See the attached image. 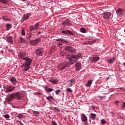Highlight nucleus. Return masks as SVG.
<instances>
[{"instance_id":"51","label":"nucleus","mask_w":125,"mask_h":125,"mask_svg":"<svg viewBox=\"0 0 125 125\" xmlns=\"http://www.w3.org/2000/svg\"><path fill=\"white\" fill-rule=\"evenodd\" d=\"M31 36H29L28 37H27V39H29V38H31Z\"/></svg>"},{"instance_id":"2","label":"nucleus","mask_w":125,"mask_h":125,"mask_svg":"<svg viewBox=\"0 0 125 125\" xmlns=\"http://www.w3.org/2000/svg\"><path fill=\"white\" fill-rule=\"evenodd\" d=\"M22 94L20 92H17L10 94L7 97L8 102H11L14 99L21 100L22 99Z\"/></svg>"},{"instance_id":"15","label":"nucleus","mask_w":125,"mask_h":125,"mask_svg":"<svg viewBox=\"0 0 125 125\" xmlns=\"http://www.w3.org/2000/svg\"><path fill=\"white\" fill-rule=\"evenodd\" d=\"M125 11V10L122 9V8H119L116 10V13L118 16H121V15H123L124 14V12Z\"/></svg>"},{"instance_id":"28","label":"nucleus","mask_w":125,"mask_h":125,"mask_svg":"<svg viewBox=\"0 0 125 125\" xmlns=\"http://www.w3.org/2000/svg\"><path fill=\"white\" fill-rule=\"evenodd\" d=\"M0 2L2 3H4L5 4H7L8 3V0H0Z\"/></svg>"},{"instance_id":"9","label":"nucleus","mask_w":125,"mask_h":125,"mask_svg":"<svg viewBox=\"0 0 125 125\" xmlns=\"http://www.w3.org/2000/svg\"><path fill=\"white\" fill-rule=\"evenodd\" d=\"M75 82H76V80L74 79V78H73L72 79H71L69 81H68L67 82V86H70V87L72 86Z\"/></svg>"},{"instance_id":"32","label":"nucleus","mask_w":125,"mask_h":125,"mask_svg":"<svg viewBox=\"0 0 125 125\" xmlns=\"http://www.w3.org/2000/svg\"><path fill=\"white\" fill-rule=\"evenodd\" d=\"M54 111L56 112V113H57V112H60V109H59L58 107H54Z\"/></svg>"},{"instance_id":"30","label":"nucleus","mask_w":125,"mask_h":125,"mask_svg":"<svg viewBox=\"0 0 125 125\" xmlns=\"http://www.w3.org/2000/svg\"><path fill=\"white\" fill-rule=\"evenodd\" d=\"M93 80H89L88 81L87 83L86 84V86H90V84L92 83V82Z\"/></svg>"},{"instance_id":"21","label":"nucleus","mask_w":125,"mask_h":125,"mask_svg":"<svg viewBox=\"0 0 125 125\" xmlns=\"http://www.w3.org/2000/svg\"><path fill=\"white\" fill-rule=\"evenodd\" d=\"M100 59V58H99V57L95 56L92 58V62H95V61H98Z\"/></svg>"},{"instance_id":"17","label":"nucleus","mask_w":125,"mask_h":125,"mask_svg":"<svg viewBox=\"0 0 125 125\" xmlns=\"http://www.w3.org/2000/svg\"><path fill=\"white\" fill-rule=\"evenodd\" d=\"M25 56H26L25 52H21L19 53V57L20 59H23L24 60V58H25Z\"/></svg>"},{"instance_id":"45","label":"nucleus","mask_w":125,"mask_h":125,"mask_svg":"<svg viewBox=\"0 0 125 125\" xmlns=\"http://www.w3.org/2000/svg\"><path fill=\"white\" fill-rule=\"evenodd\" d=\"M118 103H120V101H116L115 102V104H116V105H118Z\"/></svg>"},{"instance_id":"4","label":"nucleus","mask_w":125,"mask_h":125,"mask_svg":"<svg viewBox=\"0 0 125 125\" xmlns=\"http://www.w3.org/2000/svg\"><path fill=\"white\" fill-rule=\"evenodd\" d=\"M35 54L38 56H42L43 54V49L42 48H38L35 50Z\"/></svg>"},{"instance_id":"11","label":"nucleus","mask_w":125,"mask_h":125,"mask_svg":"<svg viewBox=\"0 0 125 125\" xmlns=\"http://www.w3.org/2000/svg\"><path fill=\"white\" fill-rule=\"evenodd\" d=\"M57 42H61L60 43H59V45L60 46V47H61V48H62V46H61V45H62V42L65 43V42H67V41H66L64 39H62L61 38H60L59 39H57L56 40Z\"/></svg>"},{"instance_id":"18","label":"nucleus","mask_w":125,"mask_h":125,"mask_svg":"<svg viewBox=\"0 0 125 125\" xmlns=\"http://www.w3.org/2000/svg\"><path fill=\"white\" fill-rule=\"evenodd\" d=\"M31 16V13H28L25 15H24L23 16V18L22 19V22H24V21H25V20H27V19H28L29 18V17Z\"/></svg>"},{"instance_id":"16","label":"nucleus","mask_w":125,"mask_h":125,"mask_svg":"<svg viewBox=\"0 0 125 125\" xmlns=\"http://www.w3.org/2000/svg\"><path fill=\"white\" fill-rule=\"evenodd\" d=\"M10 81L14 85H15L17 83V80L13 76L10 78Z\"/></svg>"},{"instance_id":"48","label":"nucleus","mask_w":125,"mask_h":125,"mask_svg":"<svg viewBox=\"0 0 125 125\" xmlns=\"http://www.w3.org/2000/svg\"><path fill=\"white\" fill-rule=\"evenodd\" d=\"M21 68H23V67H24V69H25V64H23L22 65H21Z\"/></svg>"},{"instance_id":"50","label":"nucleus","mask_w":125,"mask_h":125,"mask_svg":"<svg viewBox=\"0 0 125 125\" xmlns=\"http://www.w3.org/2000/svg\"><path fill=\"white\" fill-rule=\"evenodd\" d=\"M41 32H38V35H41Z\"/></svg>"},{"instance_id":"42","label":"nucleus","mask_w":125,"mask_h":125,"mask_svg":"<svg viewBox=\"0 0 125 125\" xmlns=\"http://www.w3.org/2000/svg\"><path fill=\"white\" fill-rule=\"evenodd\" d=\"M60 91H61V90H57L55 91L56 94H59V93H60Z\"/></svg>"},{"instance_id":"55","label":"nucleus","mask_w":125,"mask_h":125,"mask_svg":"<svg viewBox=\"0 0 125 125\" xmlns=\"http://www.w3.org/2000/svg\"><path fill=\"white\" fill-rule=\"evenodd\" d=\"M29 5H31L32 6V4H29Z\"/></svg>"},{"instance_id":"6","label":"nucleus","mask_w":125,"mask_h":125,"mask_svg":"<svg viewBox=\"0 0 125 125\" xmlns=\"http://www.w3.org/2000/svg\"><path fill=\"white\" fill-rule=\"evenodd\" d=\"M40 42H41V38H38L37 39L35 40H32L30 42V44L33 46L39 44Z\"/></svg>"},{"instance_id":"38","label":"nucleus","mask_w":125,"mask_h":125,"mask_svg":"<svg viewBox=\"0 0 125 125\" xmlns=\"http://www.w3.org/2000/svg\"><path fill=\"white\" fill-rule=\"evenodd\" d=\"M66 90L68 92H73V90L70 88H67Z\"/></svg>"},{"instance_id":"29","label":"nucleus","mask_w":125,"mask_h":125,"mask_svg":"<svg viewBox=\"0 0 125 125\" xmlns=\"http://www.w3.org/2000/svg\"><path fill=\"white\" fill-rule=\"evenodd\" d=\"M49 82H50V83H53L54 84H56V83H57V80H49Z\"/></svg>"},{"instance_id":"54","label":"nucleus","mask_w":125,"mask_h":125,"mask_svg":"<svg viewBox=\"0 0 125 125\" xmlns=\"http://www.w3.org/2000/svg\"><path fill=\"white\" fill-rule=\"evenodd\" d=\"M22 1H25L26 0H22Z\"/></svg>"},{"instance_id":"52","label":"nucleus","mask_w":125,"mask_h":125,"mask_svg":"<svg viewBox=\"0 0 125 125\" xmlns=\"http://www.w3.org/2000/svg\"><path fill=\"white\" fill-rule=\"evenodd\" d=\"M20 39H21V41L22 39H23L22 37H20Z\"/></svg>"},{"instance_id":"23","label":"nucleus","mask_w":125,"mask_h":125,"mask_svg":"<svg viewBox=\"0 0 125 125\" xmlns=\"http://www.w3.org/2000/svg\"><path fill=\"white\" fill-rule=\"evenodd\" d=\"M46 99L48 100V101H50L51 102H52L53 100H54V98H53V97L51 96L47 97Z\"/></svg>"},{"instance_id":"37","label":"nucleus","mask_w":125,"mask_h":125,"mask_svg":"<svg viewBox=\"0 0 125 125\" xmlns=\"http://www.w3.org/2000/svg\"><path fill=\"white\" fill-rule=\"evenodd\" d=\"M80 31L81 32H82V33H85V32H86L85 29L83 28H81L80 29Z\"/></svg>"},{"instance_id":"34","label":"nucleus","mask_w":125,"mask_h":125,"mask_svg":"<svg viewBox=\"0 0 125 125\" xmlns=\"http://www.w3.org/2000/svg\"><path fill=\"white\" fill-rule=\"evenodd\" d=\"M23 117H24V115L21 114H19L18 115V118L19 119H23Z\"/></svg>"},{"instance_id":"46","label":"nucleus","mask_w":125,"mask_h":125,"mask_svg":"<svg viewBox=\"0 0 125 125\" xmlns=\"http://www.w3.org/2000/svg\"><path fill=\"white\" fill-rule=\"evenodd\" d=\"M36 94H37V95H41V93L40 92H37L36 93Z\"/></svg>"},{"instance_id":"13","label":"nucleus","mask_w":125,"mask_h":125,"mask_svg":"<svg viewBox=\"0 0 125 125\" xmlns=\"http://www.w3.org/2000/svg\"><path fill=\"white\" fill-rule=\"evenodd\" d=\"M62 26H68L70 27L71 26V21L69 20H66L62 22Z\"/></svg>"},{"instance_id":"5","label":"nucleus","mask_w":125,"mask_h":125,"mask_svg":"<svg viewBox=\"0 0 125 125\" xmlns=\"http://www.w3.org/2000/svg\"><path fill=\"white\" fill-rule=\"evenodd\" d=\"M64 50H65V51H68V52H71V53H76V49L71 47V46H67L65 47Z\"/></svg>"},{"instance_id":"7","label":"nucleus","mask_w":125,"mask_h":125,"mask_svg":"<svg viewBox=\"0 0 125 125\" xmlns=\"http://www.w3.org/2000/svg\"><path fill=\"white\" fill-rule=\"evenodd\" d=\"M112 16V13L110 12L104 13L103 14V16L104 19L106 20H109Z\"/></svg>"},{"instance_id":"10","label":"nucleus","mask_w":125,"mask_h":125,"mask_svg":"<svg viewBox=\"0 0 125 125\" xmlns=\"http://www.w3.org/2000/svg\"><path fill=\"white\" fill-rule=\"evenodd\" d=\"M81 118L82 120V122L83 123H86L87 122V117L84 114L82 113L81 114Z\"/></svg>"},{"instance_id":"25","label":"nucleus","mask_w":125,"mask_h":125,"mask_svg":"<svg viewBox=\"0 0 125 125\" xmlns=\"http://www.w3.org/2000/svg\"><path fill=\"white\" fill-rule=\"evenodd\" d=\"M39 27H40V23L37 22L34 25V29H35V30H38L39 29Z\"/></svg>"},{"instance_id":"41","label":"nucleus","mask_w":125,"mask_h":125,"mask_svg":"<svg viewBox=\"0 0 125 125\" xmlns=\"http://www.w3.org/2000/svg\"><path fill=\"white\" fill-rule=\"evenodd\" d=\"M4 118L5 119H9V118H10V116H9V115L8 114H6L4 115Z\"/></svg>"},{"instance_id":"24","label":"nucleus","mask_w":125,"mask_h":125,"mask_svg":"<svg viewBox=\"0 0 125 125\" xmlns=\"http://www.w3.org/2000/svg\"><path fill=\"white\" fill-rule=\"evenodd\" d=\"M6 27L7 31L10 30V29H11V24L10 23L6 24Z\"/></svg>"},{"instance_id":"56","label":"nucleus","mask_w":125,"mask_h":125,"mask_svg":"<svg viewBox=\"0 0 125 125\" xmlns=\"http://www.w3.org/2000/svg\"><path fill=\"white\" fill-rule=\"evenodd\" d=\"M3 19L4 20H5L4 19V17L3 18Z\"/></svg>"},{"instance_id":"47","label":"nucleus","mask_w":125,"mask_h":125,"mask_svg":"<svg viewBox=\"0 0 125 125\" xmlns=\"http://www.w3.org/2000/svg\"><path fill=\"white\" fill-rule=\"evenodd\" d=\"M95 41H93L91 43H89L90 44H92V43H94V42H95Z\"/></svg>"},{"instance_id":"39","label":"nucleus","mask_w":125,"mask_h":125,"mask_svg":"<svg viewBox=\"0 0 125 125\" xmlns=\"http://www.w3.org/2000/svg\"><path fill=\"white\" fill-rule=\"evenodd\" d=\"M33 114H34L35 116H37V115H39V114H40V112H39V111H34Z\"/></svg>"},{"instance_id":"33","label":"nucleus","mask_w":125,"mask_h":125,"mask_svg":"<svg viewBox=\"0 0 125 125\" xmlns=\"http://www.w3.org/2000/svg\"><path fill=\"white\" fill-rule=\"evenodd\" d=\"M121 110H125V103L123 102Z\"/></svg>"},{"instance_id":"14","label":"nucleus","mask_w":125,"mask_h":125,"mask_svg":"<svg viewBox=\"0 0 125 125\" xmlns=\"http://www.w3.org/2000/svg\"><path fill=\"white\" fill-rule=\"evenodd\" d=\"M62 34H65V35H69L70 36H74V33L72 32L70 30H62Z\"/></svg>"},{"instance_id":"53","label":"nucleus","mask_w":125,"mask_h":125,"mask_svg":"<svg viewBox=\"0 0 125 125\" xmlns=\"http://www.w3.org/2000/svg\"><path fill=\"white\" fill-rule=\"evenodd\" d=\"M123 65L125 66V62H123Z\"/></svg>"},{"instance_id":"31","label":"nucleus","mask_w":125,"mask_h":125,"mask_svg":"<svg viewBox=\"0 0 125 125\" xmlns=\"http://www.w3.org/2000/svg\"><path fill=\"white\" fill-rule=\"evenodd\" d=\"M29 30L30 32H32V31H34L35 30V26L34 25H31L29 27Z\"/></svg>"},{"instance_id":"26","label":"nucleus","mask_w":125,"mask_h":125,"mask_svg":"<svg viewBox=\"0 0 125 125\" xmlns=\"http://www.w3.org/2000/svg\"><path fill=\"white\" fill-rule=\"evenodd\" d=\"M90 116L92 120H95V119L96 118V114H95L91 113Z\"/></svg>"},{"instance_id":"12","label":"nucleus","mask_w":125,"mask_h":125,"mask_svg":"<svg viewBox=\"0 0 125 125\" xmlns=\"http://www.w3.org/2000/svg\"><path fill=\"white\" fill-rule=\"evenodd\" d=\"M76 71H80L82 68V64L80 62H76V64L75 65Z\"/></svg>"},{"instance_id":"44","label":"nucleus","mask_w":125,"mask_h":125,"mask_svg":"<svg viewBox=\"0 0 125 125\" xmlns=\"http://www.w3.org/2000/svg\"><path fill=\"white\" fill-rule=\"evenodd\" d=\"M17 122H18L19 123V124L20 125H24V124H23V123H22V122H21L20 121H17Z\"/></svg>"},{"instance_id":"35","label":"nucleus","mask_w":125,"mask_h":125,"mask_svg":"<svg viewBox=\"0 0 125 125\" xmlns=\"http://www.w3.org/2000/svg\"><path fill=\"white\" fill-rule=\"evenodd\" d=\"M101 123L102 125H105V124H106V121L104 119H102L101 120Z\"/></svg>"},{"instance_id":"40","label":"nucleus","mask_w":125,"mask_h":125,"mask_svg":"<svg viewBox=\"0 0 125 125\" xmlns=\"http://www.w3.org/2000/svg\"><path fill=\"white\" fill-rule=\"evenodd\" d=\"M21 42L22 43H25V42H26V41H25V39L22 38V40H21Z\"/></svg>"},{"instance_id":"20","label":"nucleus","mask_w":125,"mask_h":125,"mask_svg":"<svg viewBox=\"0 0 125 125\" xmlns=\"http://www.w3.org/2000/svg\"><path fill=\"white\" fill-rule=\"evenodd\" d=\"M6 41H7L9 43H12V42H13V41L12 40V37L10 36H7L6 37Z\"/></svg>"},{"instance_id":"3","label":"nucleus","mask_w":125,"mask_h":125,"mask_svg":"<svg viewBox=\"0 0 125 125\" xmlns=\"http://www.w3.org/2000/svg\"><path fill=\"white\" fill-rule=\"evenodd\" d=\"M23 60L26 61L23 71H24V72H27V71L30 69V65H31V63H32V59L29 58L28 57H25L23 59Z\"/></svg>"},{"instance_id":"1","label":"nucleus","mask_w":125,"mask_h":125,"mask_svg":"<svg viewBox=\"0 0 125 125\" xmlns=\"http://www.w3.org/2000/svg\"><path fill=\"white\" fill-rule=\"evenodd\" d=\"M66 58L68 59V60H69L70 63H68V64L73 65V64L77 62L80 58H83V57H82V54L81 53H78L77 55H68L66 56Z\"/></svg>"},{"instance_id":"19","label":"nucleus","mask_w":125,"mask_h":125,"mask_svg":"<svg viewBox=\"0 0 125 125\" xmlns=\"http://www.w3.org/2000/svg\"><path fill=\"white\" fill-rule=\"evenodd\" d=\"M68 65H71V64L67 63L65 65H59V70H64L65 68H67V67H68Z\"/></svg>"},{"instance_id":"22","label":"nucleus","mask_w":125,"mask_h":125,"mask_svg":"<svg viewBox=\"0 0 125 125\" xmlns=\"http://www.w3.org/2000/svg\"><path fill=\"white\" fill-rule=\"evenodd\" d=\"M107 62L108 63H110V64H112V63H114V62H115V58L113 57V58H112L111 59L108 60L107 61Z\"/></svg>"},{"instance_id":"27","label":"nucleus","mask_w":125,"mask_h":125,"mask_svg":"<svg viewBox=\"0 0 125 125\" xmlns=\"http://www.w3.org/2000/svg\"><path fill=\"white\" fill-rule=\"evenodd\" d=\"M45 89L46 90V91H47V92H51V91L53 90V89L51 88H48L47 87H45Z\"/></svg>"},{"instance_id":"36","label":"nucleus","mask_w":125,"mask_h":125,"mask_svg":"<svg viewBox=\"0 0 125 125\" xmlns=\"http://www.w3.org/2000/svg\"><path fill=\"white\" fill-rule=\"evenodd\" d=\"M21 32V36H25V35H26V33H25V30H24V29H22Z\"/></svg>"},{"instance_id":"49","label":"nucleus","mask_w":125,"mask_h":125,"mask_svg":"<svg viewBox=\"0 0 125 125\" xmlns=\"http://www.w3.org/2000/svg\"><path fill=\"white\" fill-rule=\"evenodd\" d=\"M103 97H101L100 96H99V98H101V99H102V98H103Z\"/></svg>"},{"instance_id":"8","label":"nucleus","mask_w":125,"mask_h":125,"mask_svg":"<svg viewBox=\"0 0 125 125\" xmlns=\"http://www.w3.org/2000/svg\"><path fill=\"white\" fill-rule=\"evenodd\" d=\"M15 88H16L14 86H8L5 88L6 92H11L12 91H13V90H15Z\"/></svg>"},{"instance_id":"43","label":"nucleus","mask_w":125,"mask_h":125,"mask_svg":"<svg viewBox=\"0 0 125 125\" xmlns=\"http://www.w3.org/2000/svg\"><path fill=\"white\" fill-rule=\"evenodd\" d=\"M52 125H57V123H56L55 121H52Z\"/></svg>"}]
</instances>
